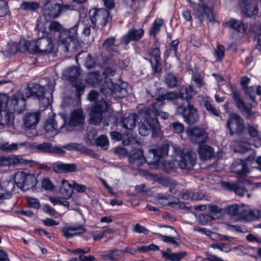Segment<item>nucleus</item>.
I'll list each match as a JSON object with an SVG mask.
<instances>
[{
	"mask_svg": "<svg viewBox=\"0 0 261 261\" xmlns=\"http://www.w3.org/2000/svg\"><path fill=\"white\" fill-rule=\"evenodd\" d=\"M194 9L196 11L197 17L201 22L204 18H206L210 22H213L215 20L212 9L205 4H197L195 6Z\"/></svg>",
	"mask_w": 261,
	"mask_h": 261,
	"instance_id": "19",
	"label": "nucleus"
},
{
	"mask_svg": "<svg viewBox=\"0 0 261 261\" xmlns=\"http://www.w3.org/2000/svg\"><path fill=\"white\" fill-rule=\"evenodd\" d=\"M101 79V75L97 71L89 73L86 77V83L92 86H95L99 83Z\"/></svg>",
	"mask_w": 261,
	"mask_h": 261,
	"instance_id": "41",
	"label": "nucleus"
},
{
	"mask_svg": "<svg viewBox=\"0 0 261 261\" xmlns=\"http://www.w3.org/2000/svg\"><path fill=\"white\" fill-rule=\"evenodd\" d=\"M232 171L239 175H245L249 172V169L245 163L241 159L237 160L233 164Z\"/></svg>",
	"mask_w": 261,
	"mask_h": 261,
	"instance_id": "31",
	"label": "nucleus"
},
{
	"mask_svg": "<svg viewBox=\"0 0 261 261\" xmlns=\"http://www.w3.org/2000/svg\"><path fill=\"white\" fill-rule=\"evenodd\" d=\"M41 186L42 188L47 191H53L54 186L51 181L47 178L43 179L42 181Z\"/></svg>",
	"mask_w": 261,
	"mask_h": 261,
	"instance_id": "63",
	"label": "nucleus"
},
{
	"mask_svg": "<svg viewBox=\"0 0 261 261\" xmlns=\"http://www.w3.org/2000/svg\"><path fill=\"white\" fill-rule=\"evenodd\" d=\"M178 44V40H174L171 42V44L169 45V50L170 54H173L174 56L176 58H178L179 56L177 50V47Z\"/></svg>",
	"mask_w": 261,
	"mask_h": 261,
	"instance_id": "62",
	"label": "nucleus"
},
{
	"mask_svg": "<svg viewBox=\"0 0 261 261\" xmlns=\"http://www.w3.org/2000/svg\"><path fill=\"white\" fill-rule=\"evenodd\" d=\"M226 126L230 131V135H236L238 136L243 135L245 130L244 119L238 114H229L226 122Z\"/></svg>",
	"mask_w": 261,
	"mask_h": 261,
	"instance_id": "11",
	"label": "nucleus"
},
{
	"mask_svg": "<svg viewBox=\"0 0 261 261\" xmlns=\"http://www.w3.org/2000/svg\"><path fill=\"white\" fill-rule=\"evenodd\" d=\"M156 234L162 237L163 241L165 243H170L175 246L179 245V243L175 240V239H178V238L165 236L160 233H157Z\"/></svg>",
	"mask_w": 261,
	"mask_h": 261,
	"instance_id": "56",
	"label": "nucleus"
},
{
	"mask_svg": "<svg viewBox=\"0 0 261 261\" xmlns=\"http://www.w3.org/2000/svg\"><path fill=\"white\" fill-rule=\"evenodd\" d=\"M18 148V144L16 143L9 144L5 142L0 144V150L7 152H11L16 151Z\"/></svg>",
	"mask_w": 261,
	"mask_h": 261,
	"instance_id": "48",
	"label": "nucleus"
},
{
	"mask_svg": "<svg viewBox=\"0 0 261 261\" xmlns=\"http://www.w3.org/2000/svg\"><path fill=\"white\" fill-rule=\"evenodd\" d=\"M187 255L185 251L167 254L163 252V258L170 261H180Z\"/></svg>",
	"mask_w": 261,
	"mask_h": 261,
	"instance_id": "40",
	"label": "nucleus"
},
{
	"mask_svg": "<svg viewBox=\"0 0 261 261\" xmlns=\"http://www.w3.org/2000/svg\"><path fill=\"white\" fill-rule=\"evenodd\" d=\"M85 119V117L82 110L77 109L71 114L68 124L71 126H81L84 124Z\"/></svg>",
	"mask_w": 261,
	"mask_h": 261,
	"instance_id": "25",
	"label": "nucleus"
},
{
	"mask_svg": "<svg viewBox=\"0 0 261 261\" xmlns=\"http://www.w3.org/2000/svg\"><path fill=\"white\" fill-rule=\"evenodd\" d=\"M127 94V90L121 86L114 85L112 96L115 98H123Z\"/></svg>",
	"mask_w": 261,
	"mask_h": 261,
	"instance_id": "44",
	"label": "nucleus"
},
{
	"mask_svg": "<svg viewBox=\"0 0 261 261\" xmlns=\"http://www.w3.org/2000/svg\"><path fill=\"white\" fill-rule=\"evenodd\" d=\"M243 205L232 204L228 206L225 208V213L231 219L236 220H241L243 213Z\"/></svg>",
	"mask_w": 261,
	"mask_h": 261,
	"instance_id": "26",
	"label": "nucleus"
},
{
	"mask_svg": "<svg viewBox=\"0 0 261 261\" xmlns=\"http://www.w3.org/2000/svg\"><path fill=\"white\" fill-rule=\"evenodd\" d=\"M39 119V113H27L23 119L24 125L27 128L34 129L38 124Z\"/></svg>",
	"mask_w": 261,
	"mask_h": 261,
	"instance_id": "24",
	"label": "nucleus"
},
{
	"mask_svg": "<svg viewBox=\"0 0 261 261\" xmlns=\"http://www.w3.org/2000/svg\"><path fill=\"white\" fill-rule=\"evenodd\" d=\"M129 162L132 168L138 169L145 163V159L141 150L137 149L132 153L129 157Z\"/></svg>",
	"mask_w": 261,
	"mask_h": 261,
	"instance_id": "23",
	"label": "nucleus"
},
{
	"mask_svg": "<svg viewBox=\"0 0 261 261\" xmlns=\"http://www.w3.org/2000/svg\"><path fill=\"white\" fill-rule=\"evenodd\" d=\"M60 194L64 199H68L72 195L73 188L70 184L65 179L62 180V185L59 190Z\"/></svg>",
	"mask_w": 261,
	"mask_h": 261,
	"instance_id": "34",
	"label": "nucleus"
},
{
	"mask_svg": "<svg viewBox=\"0 0 261 261\" xmlns=\"http://www.w3.org/2000/svg\"><path fill=\"white\" fill-rule=\"evenodd\" d=\"M49 201L54 205H62L65 207H68L69 206V202L67 201L61 200L59 197L49 196L48 198Z\"/></svg>",
	"mask_w": 261,
	"mask_h": 261,
	"instance_id": "59",
	"label": "nucleus"
},
{
	"mask_svg": "<svg viewBox=\"0 0 261 261\" xmlns=\"http://www.w3.org/2000/svg\"><path fill=\"white\" fill-rule=\"evenodd\" d=\"M66 163L60 162L54 163L53 165V170L58 173H65Z\"/></svg>",
	"mask_w": 261,
	"mask_h": 261,
	"instance_id": "54",
	"label": "nucleus"
},
{
	"mask_svg": "<svg viewBox=\"0 0 261 261\" xmlns=\"http://www.w3.org/2000/svg\"><path fill=\"white\" fill-rule=\"evenodd\" d=\"M25 96L21 93H17L8 98V101L5 102L4 109L11 114L13 113L20 114L25 110Z\"/></svg>",
	"mask_w": 261,
	"mask_h": 261,
	"instance_id": "10",
	"label": "nucleus"
},
{
	"mask_svg": "<svg viewBox=\"0 0 261 261\" xmlns=\"http://www.w3.org/2000/svg\"><path fill=\"white\" fill-rule=\"evenodd\" d=\"M44 88L38 84H33L31 86L28 87L25 89L24 96L27 98H33L38 99L41 105L45 108L48 107L49 105V100L48 98L44 96Z\"/></svg>",
	"mask_w": 261,
	"mask_h": 261,
	"instance_id": "12",
	"label": "nucleus"
},
{
	"mask_svg": "<svg viewBox=\"0 0 261 261\" xmlns=\"http://www.w3.org/2000/svg\"><path fill=\"white\" fill-rule=\"evenodd\" d=\"M214 220V218L209 214L199 215L198 220L202 225H206Z\"/></svg>",
	"mask_w": 261,
	"mask_h": 261,
	"instance_id": "57",
	"label": "nucleus"
},
{
	"mask_svg": "<svg viewBox=\"0 0 261 261\" xmlns=\"http://www.w3.org/2000/svg\"><path fill=\"white\" fill-rule=\"evenodd\" d=\"M232 95L238 109L241 112H247L249 109L246 107L244 102L241 99L239 91L236 89H232Z\"/></svg>",
	"mask_w": 261,
	"mask_h": 261,
	"instance_id": "36",
	"label": "nucleus"
},
{
	"mask_svg": "<svg viewBox=\"0 0 261 261\" xmlns=\"http://www.w3.org/2000/svg\"><path fill=\"white\" fill-rule=\"evenodd\" d=\"M158 106H155V103L153 102L150 106V107H149V108H150L152 111H155L156 117H157V116H159L160 117H161V118L163 119H167L169 116L168 113L163 112L160 110L163 106H160L159 104L158 105Z\"/></svg>",
	"mask_w": 261,
	"mask_h": 261,
	"instance_id": "47",
	"label": "nucleus"
},
{
	"mask_svg": "<svg viewBox=\"0 0 261 261\" xmlns=\"http://www.w3.org/2000/svg\"><path fill=\"white\" fill-rule=\"evenodd\" d=\"M63 9L59 4H55L46 7L43 10V16L46 20L58 17L62 13Z\"/></svg>",
	"mask_w": 261,
	"mask_h": 261,
	"instance_id": "21",
	"label": "nucleus"
},
{
	"mask_svg": "<svg viewBox=\"0 0 261 261\" xmlns=\"http://www.w3.org/2000/svg\"><path fill=\"white\" fill-rule=\"evenodd\" d=\"M137 115L135 114H129L121 119V122L124 128L132 130L135 127Z\"/></svg>",
	"mask_w": 261,
	"mask_h": 261,
	"instance_id": "33",
	"label": "nucleus"
},
{
	"mask_svg": "<svg viewBox=\"0 0 261 261\" xmlns=\"http://www.w3.org/2000/svg\"><path fill=\"white\" fill-rule=\"evenodd\" d=\"M141 123L139 125V133L143 136L148 135L151 132L153 137H157L161 132V127L155 111H152L149 107L145 108L140 111Z\"/></svg>",
	"mask_w": 261,
	"mask_h": 261,
	"instance_id": "1",
	"label": "nucleus"
},
{
	"mask_svg": "<svg viewBox=\"0 0 261 261\" xmlns=\"http://www.w3.org/2000/svg\"><path fill=\"white\" fill-rule=\"evenodd\" d=\"M24 42H28V41H24L23 42H21L20 43V46L21 47H19V44L17 43L13 42L9 43L8 44V51L10 55H13L15 54L17 51L19 50L20 51H28V50H24V47L23 45V43Z\"/></svg>",
	"mask_w": 261,
	"mask_h": 261,
	"instance_id": "45",
	"label": "nucleus"
},
{
	"mask_svg": "<svg viewBox=\"0 0 261 261\" xmlns=\"http://www.w3.org/2000/svg\"><path fill=\"white\" fill-rule=\"evenodd\" d=\"M110 107V101L106 99L98 100L95 108L91 112L89 122L94 125L99 124L101 122L103 126H108L110 116L108 117L107 111Z\"/></svg>",
	"mask_w": 261,
	"mask_h": 261,
	"instance_id": "4",
	"label": "nucleus"
},
{
	"mask_svg": "<svg viewBox=\"0 0 261 261\" xmlns=\"http://www.w3.org/2000/svg\"><path fill=\"white\" fill-rule=\"evenodd\" d=\"M204 107L205 109L212 114L218 116L219 115L218 112L217 110L214 107L211 102L207 100L204 102Z\"/></svg>",
	"mask_w": 261,
	"mask_h": 261,
	"instance_id": "64",
	"label": "nucleus"
},
{
	"mask_svg": "<svg viewBox=\"0 0 261 261\" xmlns=\"http://www.w3.org/2000/svg\"><path fill=\"white\" fill-rule=\"evenodd\" d=\"M241 182L246 184H250L251 183L249 180L245 179L243 180H240L238 183L223 181L221 182V186L224 189L230 191H233L235 192L236 194L242 197L247 192V191L241 185Z\"/></svg>",
	"mask_w": 261,
	"mask_h": 261,
	"instance_id": "16",
	"label": "nucleus"
},
{
	"mask_svg": "<svg viewBox=\"0 0 261 261\" xmlns=\"http://www.w3.org/2000/svg\"><path fill=\"white\" fill-rule=\"evenodd\" d=\"M116 38L114 37H109L105 40L100 48L101 59L103 63L113 62V58L118 52V45L115 44Z\"/></svg>",
	"mask_w": 261,
	"mask_h": 261,
	"instance_id": "8",
	"label": "nucleus"
},
{
	"mask_svg": "<svg viewBox=\"0 0 261 261\" xmlns=\"http://www.w3.org/2000/svg\"><path fill=\"white\" fill-rule=\"evenodd\" d=\"M169 146L167 144H164L158 149H155L159 158H164L168 155Z\"/></svg>",
	"mask_w": 261,
	"mask_h": 261,
	"instance_id": "58",
	"label": "nucleus"
},
{
	"mask_svg": "<svg viewBox=\"0 0 261 261\" xmlns=\"http://www.w3.org/2000/svg\"><path fill=\"white\" fill-rule=\"evenodd\" d=\"M39 8V3L35 2H23L20 6V9L31 12H35L37 11Z\"/></svg>",
	"mask_w": 261,
	"mask_h": 261,
	"instance_id": "42",
	"label": "nucleus"
},
{
	"mask_svg": "<svg viewBox=\"0 0 261 261\" xmlns=\"http://www.w3.org/2000/svg\"><path fill=\"white\" fill-rule=\"evenodd\" d=\"M247 129L250 137L257 140L254 145L256 147L260 146L261 145V138L257 127L253 125H248Z\"/></svg>",
	"mask_w": 261,
	"mask_h": 261,
	"instance_id": "37",
	"label": "nucleus"
},
{
	"mask_svg": "<svg viewBox=\"0 0 261 261\" xmlns=\"http://www.w3.org/2000/svg\"><path fill=\"white\" fill-rule=\"evenodd\" d=\"M143 34V29L132 28L121 38L120 40L121 43L126 45L130 41H137L142 38Z\"/></svg>",
	"mask_w": 261,
	"mask_h": 261,
	"instance_id": "18",
	"label": "nucleus"
},
{
	"mask_svg": "<svg viewBox=\"0 0 261 261\" xmlns=\"http://www.w3.org/2000/svg\"><path fill=\"white\" fill-rule=\"evenodd\" d=\"M63 26L57 21H53L48 25V31L50 33L58 32L59 34L63 30Z\"/></svg>",
	"mask_w": 261,
	"mask_h": 261,
	"instance_id": "53",
	"label": "nucleus"
},
{
	"mask_svg": "<svg viewBox=\"0 0 261 261\" xmlns=\"http://www.w3.org/2000/svg\"><path fill=\"white\" fill-rule=\"evenodd\" d=\"M86 229L82 226H69L62 228L61 230L63 235L66 238H72L75 235H79L84 233Z\"/></svg>",
	"mask_w": 261,
	"mask_h": 261,
	"instance_id": "29",
	"label": "nucleus"
},
{
	"mask_svg": "<svg viewBox=\"0 0 261 261\" xmlns=\"http://www.w3.org/2000/svg\"><path fill=\"white\" fill-rule=\"evenodd\" d=\"M198 153L202 160L206 161L211 158L214 154L213 148L203 143L199 146Z\"/></svg>",
	"mask_w": 261,
	"mask_h": 261,
	"instance_id": "32",
	"label": "nucleus"
},
{
	"mask_svg": "<svg viewBox=\"0 0 261 261\" xmlns=\"http://www.w3.org/2000/svg\"><path fill=\"white\" fill-rule=\"evenodd\" d=\"M11 114L6 109H2L0 111V125H8L11 116Z\"/></svg>",
	"mask_w": 261,
	"mask_h": 261,
	"instance_id": "50",
	"label": "nucleus"
},
{
	"mask_svg": "<svg viewBox=\"0 0 261 261\" xmlns=\"http://www.w3.org/2000/svg\"><path fill=\"white\" fill-rule=\"evenodd\" d=\"M196 93V91L191 85H190L188 88L186 86H182L179 90L178 94H177L179 103L190 102V100L192 98L193 95H195Z\"/></svg>",
	"mask_w": 261,
	"mask_h": 261,
	"instance_id": "22",
	"label": "nucleus"
},
{
	"mask_svg": "<svg viewBox=\"0 0 261 261\" xmlns=\"http://www.w3.org/2000/svg\"><path fill=\"white\" fill-rule=\"evenodd\" d=\"M228 27L239 32H244L247 27L241 21L235 19H231L227 22Z\"/></svg>",
	"mask_w": 261,
	"mask_h": 261,
	"instance_id": "39",
	"label": "nucleus"
},
{
	"mask_svg": "<svg viewBox=\"0 0 261 261\" xmlns=\"http://www.w3.org/2000/svg\"><path fill=\"white\" fill-rule=\"evenodd\" d=\"M24 50L31 54L47 55L52 53L55 48V45L52 39L49 37H40L37 40L24 42Z\"/></svg>",
	"mask_w": 261,
	"mask_h": 261,
	"instance_id": "3",
	"label": "nucleus"
},
{
	"mask_svg": "<svg viewBox=\"0 0 261 261\" xmlns=\"http://www.w3.org/2000/svg\"><path fill=\"white\" fill-rule=\"evenodd\" d=\"M212 247L214 249H218L224 252H228L230 251V245L228 243H216L212 245Z\"/></svg>",
	"mask_w": 261,
	"mask_h": 261,
	"instance_id": "55",
	"label": "nucleus"
},
{
	"mask_svg": "<svg viewBox=\"0 0 261 261\" xmlns=\"http://www.w3.org/2000/svg\"><path fill=\"white\" fill-rule=\"evenodd\" d=\"M243 11L248 17H251L258 14V9L255 5L247 4L244 6Z\"/></svg>",
	"mask_w": 261,
	"mask_h": 261,
	"instance_id": "43",
	"label": "nucleus"
},
{
	"mask_svg": "<svg viewBox=\"0 0 261 261\" xmlns=\"http://www.w3.org/2000/svg\"><path fill=\"white\" fill-rule=\"evenodd\" d=\"M60 148L63 150L66 149L68 151H76L87 155H92L93 153V151L91 149L87 148L81 144L71 143L65 144L62 147H60Z\"/></svg>",
	"mask_w": 261,
	"mask_h": 261,
	"instance_id": "28",
	"label": "nucleus"
},
{
	"mask_svg": "<svg viewBox=\"0 0 261 261\" xmlns=\"http://www.w3.org/2000/svg\"><path fill=\"white\" fill-rule=\"evenodd\" d=\"M164 82L168 88H174L178 86L177 77L171 73H167L164 76Z\"/></svg>",
	"mask_w": 261,
	"mask_h": 261,
	"instance_id": "38",
	"label": "nucleus"
},
{
	"mask_svg": "<svg viewBox=\"0 0 261 261\" xmlns=\"http://www.w3.org/2000/svg\"><path fill=\"white\" fill-rule=\"evenodd\" d=\"M89 15L90 21L88 19H84L82 21L84 26L83 33L86 36L90 35L91 29L95 31L96 27H105L110 18L109 11L104 8L90 10Z\"/></svg>",
	"mask_w": 261,
	"mask_h": 261,
	"instance_id": "2",
	"label": "nucleus"
},
{
	"mask_svg": "<svg viewBox=\"0 0 261 261\" xmlns=\"http://www.w3.org/2000/svg\"><path fill=\"white\" fill-rule=\"evenodd\" d=\"M161 51L159 48L156 47L151 49L148 53L147 57L145 58L150 63L152 70L156 72L159 73L162 71V65L160 62Z\"/></svg>",
	"mask_w": 261,
	"mask_h": 261,
	"instance_id": "15",
	"label": "nucleus"
},
{
	"mask_svg": "<svg viewBox=\"0 0 261 261\" xmlns=\"http://www.w3.org/2000/svg\"><path fill=\"white\" fill-rule=\"evenodd\" d=\"M114 85L112 82L111 79L106 77L104 82L102 84L101 87L100 88V93L106 97L105 98L102 97L101 99L102 98L105 99L107 98L110 101V105H111V101L108 97L112 96Z\"/></svg>",
	"mask_w": 261,
	"mask_h": 261,
	"instance_id": "27",
	"label": "nucleus"
},
{
	"mask_svg": "<svg viewBox=\"0 0 261 261\" xmlns=\"http://www.w3.org/2000/svg\"><path fill=\"white\" fill-rule=\"evenodd\" d=\"M145 162L150 166H156L160 161V158L155 149H149L146 157Z\"/></svg>",
	"mask_w": 261,
	"mask_h": 261,
	"instance_id": "35",
	"label": "nucleus"
},
{
	"mask_svg": "<svg viewBox=\"0 0 261 261\" xmlns=\"http://www.w3.org/2000/svg\"><path fill=\"white\" fill-rule=\"evenodd\" d=\"M175 104L177 105L176 110L177 113L182 116L184 121L188 124H193L199 120L197 110L190 102L180 103L177 100Z\"/></svg>",
	"mask_w": 261,
	"mask_h": 261,
	"instance_id": "7",
	"label": "nucleus"
},
{
	"mask_svg": "<svg viewBox=\"0 0 261 261\" xmlns=\"http://www.w3.org/2000/svg\"><path fill=\"white\" fill-rule=\"evenodd\" d=\"M167 100L169 101H174V104L175 105V102L178 99V94L175 92H168L165 94L159 96L155 99V106H158L159 104L160 106H163L165 105V100ZM177 106V105H176Z\"/></svg>",
	"mask_w": 261,
	"mask_h": 261,
	"instance_id": "30",
	"label": "nucleus"
},
{
	"mask_svg": "<svg viewBox=\"0 0 261 261\" xmlns=\"http://www.w3.org/2000/svg\"><path fill=\"white\" fill-rule=\"evenodd\" d=\"M80 75V68L76 66H71L64 70L63 76L70 81L72 86L75 88V94L78 98H80L81 95L85 91V85L79 78Z\"/></svg>",
	"mask_w": 261,
	"mask_h": 261,
	"instance_id": "6",
	"label": "nucleus"
},
{
	"mask_svg": "<svg viewBox=\"0 0 261 261\" xmlns=\"http://www.w3.org/2000/svg\"><path fill=\"white\" fill-rule=\"evenodd\" d=\"M224 50V47L223 45H219L217 46L214 52V56L217 58V61H220L223 58Z\"/></svg>",
	"mask_w": 261,
	"mask_h": 261,
	"instance_id": "60",
	"label": "nucleus"
},
{
	"mask_svg": "<svg viewBox=\"0 0 261 261\" xmlns=\"http://www.w3.org/2000/svg\"><path fill=\"white\" fill-rule=\"evenodd\" d=\"M164 20L163 19H156L153 23L152 26L149 30L150 36H155L160 31V28L163 24Z\"/></svg>",
	"mask_w": 261,
	"mask_h": 261,
	"instance_id": "49",
	"label": "nucleus"
},
{
	"mask_svg": "<svg viewBox=\"0 0 261 261\" xmlns=\"http://www.w3.org/2000/svg\"><path fill=\"white\" fill-rule=\"evenodd\" d=\"M95 144L98 146L102 147L104 149H108L109 146V141L106 136L101 135L95 140Z\"/></svg>",
	"mask_w": 261,
	"mask_h": 261,
	"instance_id": "52",
	"label": "nucleus"
},
{
	"mask_svg": "<svg viewBox=\"0 0 261 261\" xmlns=\"http://www.w3.org/2000/svg\"><path fill=\"white\" fill-rule=\"evenodd\" d=\"M34 148L39 152L49 154H57L62 155L65 153V150H63L60 147L57 145H53L48 142H43L36 144Z\"/></svg>",
	"mask_w": 261,
	"mask_h": 261,
	"instance_id": "17",
	"label": "nucleus"
},
{
	"mask_svg": "<svg viewBox=\"0 0 261 261\" xmlns=\"http://www.w3.org/2000/svg\"><path fill=\"white\" fill-rule=\"evenodd\" d=\"M170 126L174 133H181L184 130V126L182 123L178 122L172 123Z\"/></svg>",
	"mask_w": 261,
	"mask_h": 261,
	"instance_id": "61",
	"label": "nucleus"
},
{
	"mask_svg": "<svg viewBox=\"0 0 261 261\" xmlns=\"http://www.w3.org/2000/svg\"><path fill=\"white\" fill-rule=\"evenodd\" d=\"M123 254V251L119 249H114L111 251L107 255L103 256L105 259L115 260L119 259Z\"/></svg>",
	"mask_w": 261,
	"mask_h": 261,
	"instance_id": "51",
	"label": "nucleus"
},
{
	"mask_svg": "<svg viewBox=\"0 0 261 261\" xmlns=\"http://www.w3.org/2000/svg\"><path fill=\"white\" fill-rule=\"evenodd\" d=\"M178 166L182 171L188 172L191 170L196 162V154L189 149H180L177 147L172 146Z\"/></svg>",
	"mask_w": 261,
	"mask_h": 261,
	"instance_id": "5",
	"label": "nucleus"
},
{
	"mask_svg": "<svg viewBox=\"0 0 261 261\" xmlns=\"http://www.w3.org/2000/svg\"><path fill=\"white\" fill-rule=\"evenodd\" d=\"M187 133L190 141L198 146L204 143L207 139V133L201 128L194 127L187 130Z\"/></svg>",
	"mask_w": 261,
	"mask_h": 261,
	"instance_id": "14",
	"label": "nucleus"
},
{
	"mask_svg": "<svg viewBox=\"0 0 261 261\" xmlns=\"http://www.w3.org/2000/svg\"><path fill=\"white\" fill-rule=\"evenodd\" d=\"M14 181L17 186L23 191H27L34 187L37 182L35 176L23 172L15 174Z\"/></svg>",
	"mask_w": 261,
	"mask_h": 261,
	"instance_id": "13",
	"label": "nucleus"
},
{
	"mask_svg": "<svg viewBox=\"0 0 261 261\" xmlns=\"http://www.w3.org/2000/svg\"><path fill=\"white\" fill-rule=\"evenodd\" d=\"M80 22L76 23L69 29H63L59 34V40L65 46L66 51H68L70 46H74L77 41V29Z\"/></svg>",
	"mask_w": 261,
	"mask_h": 261,
	"instance_id": "9",
	"label": "nucleus"
},
{
	"mask_svg": "<svg viewBox=\"0 0 261 261\" xmlns=\"http://www.w3.org/2000/svg\"><path fill=\"white\" fill-rule=\"evenodd\" d=\"M65 120L60 118L59 120L55 119V115H52L45 122L44 129L46 132L58 130L62 128L65 125Z\"/></svg>",
	"mask_w": 261,
	"mask_h": 261,
	"instance_id": "20",
	"label": "nucleus"
},
{
	"mask_svg": "<svg viewBox=\"0 0 261 261\" xmlns=\"http://www.w3.org/2000/svg\"><path fill=\"white\" fill-rule=\"evenodd\" d=\"M243 212L241 216V220L244 219L247 220H252L256 218L258 215L257 211L246 209L243 205Z\"/></svg>",
	"mask_w": 261,
	"mask_h": 261,
	"instance_id": "46",
	"label": "nucleus"
}]
</instances>
